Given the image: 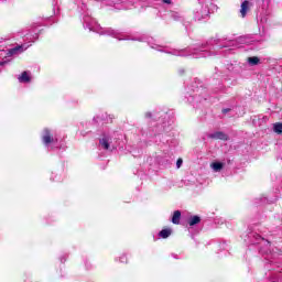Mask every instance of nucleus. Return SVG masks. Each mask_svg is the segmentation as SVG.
Segmentation results:
<instances>
[{
  "mask_svg": "<svg viewBox=\"0 0 282 282\" xmlns=\"http://www.w3.org/2000/svg\"><path fill=\"white\" fill-rule=\"evenodd\" d=\"M176 56H186V54H184V51H182L181 53H175Z\"/></svg>",
  "mask_w": 282,
  "mask_h": 282,
  "instance_id": "6ab92c4d",
  "label": "nucleus"
},
{
  "mask_svg": "<svg viewBox=\"0 0 282 282\" xmlns=\"http://www.w3.org/2000/svg\"><path fill=\"white\" fill-rule=\"evenodd\" d=\"M163 3H171V0H163Z\"/></svg>",
  "mask_w": 282,
  "mask_h": 282,
  "instance_id": "412c9836",
  "label": "nucleus"
},
{
  "mask_svg": "<svg viewBox=\"0 0 282 282\" xmlns=\"http://www.w3.org/2000/svg\"><path fill=\"white\" fill-rule=\"evenodd\" d=\"M224 111V113H228V109H225V110H223Z\"/></svg>",
  "mask_w": 282,
  "mask_h": 282,
  "instance_id": "5701e85b",
  "label": "nucleus"
},
{
  "mask_svg": "<svg viewBox=\"0 0 282 282\" xmlns=\"http://www.w3.org/2000/svg\"><path fill=\"white\" fill-rule=\"evenodd\" d=\"M210 166H212L213 171H215V173H219V171H221V169H224V163L214 162V163H212Z\"/></svg>",
  "mask_w": 282,
  "mask_h": 282,
  "instance_id": "6e6552de",
  "label": "nucleus"
},
{
  "mask_svg": "<svg viewBox=\"0 0 282 282\" xmlns=\"http://www.w3.org/2000/svg\"><path fill=\"white\" fill-rule=\"evenodd\" d=\"M99 144L101 149H105L106 151L109 150V144H111V138L108 135H104L102 139H100Z\"/></svg>",
  "mask_w": 282,
  "mask_h": 282,
  "instance_id": "7ed1b4c3",
  "label": "nucleus"
},
{
  "mask_svg": "<svg viewBox=\"0 0 282 282\" xmlns=\"http://www.w3.org/2000/svg\"><path fill=\"white\" fill-rule=\"evenodd\" d=\"M259 57H257V56H253V57H249L248 58V63H249V65H259Z\"/></svg>",
  "mask_w": 282,
  "mask_h": 282,
  "instance_id": "ddd939ff",
  "label": "nucleus"
},
{
  "mask_svg": "<svg viewBox=\"0 0 282 282\" xmlns=\"http://www.w3.org/2000/svg\"><path fill=\"white\" fill-rule=\"evenodd\" d=\"M20 83H30V75L28 72H23L22 75L19 77Z\"/></svg>",
  "mask_w": 282,
  "mask_h": 282,
  "instance_id": "f8f14e48",
  "label": "nucleus"
},
{
  "mask_svg": "<svg viewBox=\"0 0 282 282\" xmlns=\"http://www.w3.org/2000/svg\"><path fill=\"white\" fill-rule=\"evenodd\" d=\"M250 10V2L249 1H243L241 3V8H240V14L243 18H246V14H248V11Z\"/></svg>",
  "mask_w": 282,
  "mask_h": 282,
  "instance_id": "39448f33",
  "label": "nucleus"
},
{
  "mask_svg": "<svg viewBox=\"0 0 282 282\" xmlns=\"http://www.w3.org/2000/svg\"><path fill=\"white\" fill-rule=\"evenodd\" d=\"M28 47L30 46H26L25 44L24 45H20V46H17V47H13L9 51V54H11V56H14V54H17L18 52H23L25 51Z\"/></svg>",
  "mask_w": 282,
  "mask_h": 282,
  "instance_id": "423d86ee",
  "label": "nucleus"
},
{
  "mask_svg": "<svg viewBox=\"0 0 282 282\" xmlns=\"http://www.w3.org/2000/svg\"><path fill=\"white\" fill-rule=\"evenodd\" d=\"M171 232H173L171 228L163 229L160 231L159 237H161L162 239H169V237H171Z\"/></svg>",
  "mask_w": 282,
  "mask_h": 282,
  "instance_id": "0eeeda50",
  "label": "nucleus"
},
{
  "mask_svg": "<svg viewBox=\"0 0 282 282\" xmlns=\"http://www.w3.org/2000/svg\"><path fill=\"white\" fill-rule=\"evenodd\" d=\"M202 221V218H199V216H193L192 218H189V226H197V224H199Z\"/></svg>",
  "mask_w": 282,
  "mask_h": 282,
  "instance_id": "9b49d317",
  "label": "nucleus"
},
{
  "mask_svg": "<svg viewBox=\"0 0 282 282\" xmlns=\"http://www.w3.org/2000/svg\"><path fill=\"white\" fill-rule=\"evenodd\" d=\"M181 217H182V213L180 210L174 212L172 217V223L180 224Z\"/></svg>",
  "mask_w": 282,
  "mask_h": 282,
  "instance_id": "9d476101",
  "label": "nucleus"
},
{
  "mask_svg": "<svg viewBox=\"0 0 282 282\" xmlns=\"http://www.w3.org/2000/svg\"><path fill=\"white\" fill-rule=\"evenodd\" d=\"M192 54H193V56H195V54H197V51H194Z\"/></svg>",
  "mask_w": 282,
  "mask_h": 282,
  "instance_id": "4be33fe9",
  "label": "nucleus"
},
{
  "mask_svg": "<svg viewBox=\"0 0 282 282\" xmlns=\"http://www.w3.org/2000/svg\"><path fill=\"white\" fill-rule=\"evenodd\" d=\"M120 262H121V263H127V258H126L124 256L121 257V258H120Z\"/></svg>",
  "mask_w": 282,
  "mask_h": 282,
  "instance_id": "f3484780",
  "label": "nucleus"
},
{
  "mask_svg": "<svg viewBox=\"0 0 282 282\" xmlns=\"http://www.w3.org/2000/svg\"><path fill=\"white\" fill-rule=\"evenodd\" d=\"M84 23H86L90 32H97L98 34H108V36H113L115 39H118V41H127L126 37H120L118 32H116L115 30L108 29L106 31H100L102 30L100 25L96 23V20L89 17L84 18Z\"/></svg>",
  "mask_w": 282,
  "mask_h": 282,
  "instance_id": "f257e3e1",
  "label": "nucleus"
},
{
  "mask_svg": "<svg viewBox=\"0 0 282 282\" xmlns=\"http://www.w3.org/2000/svg\"><path fill=\"white\" fill-rule=\"evenodd\" d=\"M202 53L199 55H196L195 58H202L206 57V54H208L206 51H200Z\"/></svg>",
  "mask_w": 282,
  "mask_h": 282,
  "instance_id": "2eb2a0df",
  "label": "nucleus"
},
{
  "mask_svg": "<svg viewBox=\"0 0 282 282\" xmlns=\"http://www.w3.org/2000/svg\"><path fill=\"white\" fill-rule=\"evenodd\" d=\"M267 246H270V242L269 241H265Z\"/></svg>",
  "mask_w": 282,
  "mask_h": 282,
  "instance_id": "b1692460",
  "label": "nucleus"
},
{
  "mask_svg": "<svg viewBox=\"0 0 282 282\" xmlns=\"http://www.w3.org/2000/svg\"><path fill=\"white\" fill-rule=\"evenodd\" d=\"M208 138H210L212 140H228V134L221 132V131H218V132H214V133H210L208 134Z\"/></svg>",
  "mask_w": 282,
  "mask_h": 282,
  "instance_id": "f03ea898",
  "label": "nucleus"
},
{
  "mask_svg": "<svg viewBox=\"0 0 282 282\" xmlns=\"http://www.w3.org/2000/svg\"><path fill=\"white\" fill-rule=\"evenodd\" d=\"M145 118H151V112H147Z\"/></svg>",
  "mask_w": 282,
  "mask_h": 282,
  "instance_id": "aec40b11",
  "label": "nucleus"
},
{
  "mask_svg": "<svg viewBox=\"0 0 282 282\" xmlns=\"http://www.w3.org/2000/svg\"><path fill=\"white\" fill-rule=\"evenodd\" d=\"M252 237H256L257 241H259V239H261V237L259 236V234H252Z\"/></svg>",
  "mask_w": 282,
  "mask_h": 282,
  "instance_id": "a211bd4d",
  "label": "nucleus"
},
{
  "mask_svg": "<svg viewBox=\"0 0 282 282\" xmlns=\"http://www.w3.org/2000/svg\"><path fill=\"white\" fill-rule=\"evenodd\" d=\"M182 164H184V161L182 159H178L176 161V167L180 169L182 166Z\"/></svg>",
  "mask_w": 282,
  "mask_h": 282,
  "instance_id": "dca6fc26",
  "label": "nucleus"
},
{
  "mask_svg": "<svg viewBox=\"0 0 282 282\" xmlns=\"http://www.w3.org/2000/svg\"><path fill=\"white\" fill-rule=\"evenodd\" d=\"M273 131H274V133H276L278 135H281V133H282V122H275V123H273Z\"/></svg>",
  "mask_w": 282,
  "mask_h": 282,
  "instance_id": "1a4fd4ad",
  "label": "nucleus"
},
{
  "mask_svg": "<svg viewBox=\"0 0 282 282\" xmlns=\"http://www.w3.org/2000/svg\"><path fill=\"white\" fill-rule=\"evenodd\" d=\"M131 6H133L132 1H128L127 3L123 4V10H131Z\"/></svg>",
  "mask_w": 282,
  "mask_h": 282,
  "instance_id": "4468645a",
  "label": "nucleus"
},
{
  "mask_svg": "<svg viewBox=\"0 0 282 282\" xmlns=\"http://www.w3.org/2000/svg\"><path fill=\"white\" fill-rule=\"evenodd\" d=\"M42 140L45 144L54 142V139L52 138V134L50 133L48 129H44Z\"/></svg>",
  "mask_w": 282,
  "mask_h": 282,
  "instance_id": "20e7f679",
  "label": "nucleus"
}]
</instances>
